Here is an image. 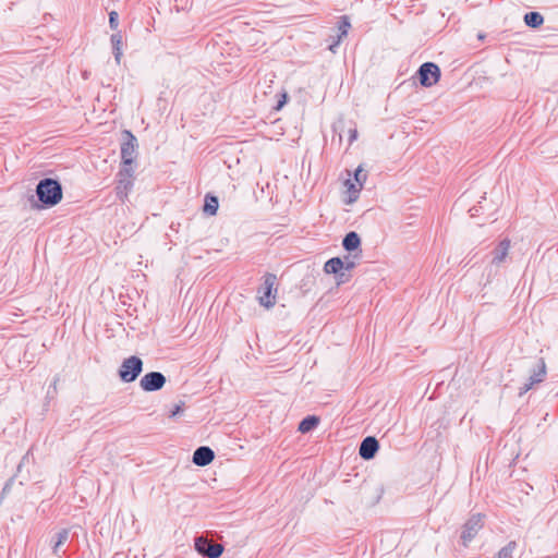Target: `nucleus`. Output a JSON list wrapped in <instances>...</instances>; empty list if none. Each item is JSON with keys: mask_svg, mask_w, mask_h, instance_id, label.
<instances>
[{"mask_svg": "<svg viewBox=\"0 0 558 558\" xmlns=\"http://www.w3.org/2000/svg\"><path fill=\"white\" fill-rule=\"evenodd\" d=\"M366 172L363 170L362 167H359L355 172H354V180L355 182L357 183V185L360 186V189L363 187V183L364 181L366 180Z\"/></svg>", "mask_w": 558, "mask_h": 558, "instance_id": "b1692460", "label": "nucleus"}, {"mask_svg": "<svg viewBox=\"0 0 558 558\" xmlns=\"http://www.w3.org/2000/svg\"><path fill=\"white\" fill-rule=\"evenodd\" d=\"M134 172H135V168L133 167V163L124 165L121 162V167H120L119 172L117 173V177H125V178L134 179Z\"/></svg>", "mask_w": 558, "mask_h": 558, "instance_id": "5701e85b", "label": "nucleus"}, {"mask_svg": "<svg viewBox=\"0 0 558 558\" xmlns=\"http://www.w3.org/2000/svg\"><path fill=\"white\" fill-rule=\"evenodd\" d=\"M344 262L340 257H331L324 265V271L326 274H332L337 276V282L343 283L347 281L345 274L342 271Z\"/></svg>", "mask_w": 558, "mask_h": 558, "instance_id": "9b49d317", "label": "nucleus"}, {"mask_svg": "<svg viewBox=\"0 0 558 558\" xmlns=\"http://www.w3.org/2000/svg\"><path fill=\"white\" fill-rule=\"evenodd\" d=\"M276 282L277 276L275 274L267 272L264 276L263 284L257 291L259 304L266 308H271L276 304Z\"/></svg>", "mask_w": 558, "mask_h": 558, "instance_id": "f03ea898", "label": "nucleus"}, {"mask_svg": "<svg viewBox=\"0 0 558 558\" xmlns=\"http://www.w3.org/2000/svg\"><path fill=\"white\" fill-rule=\"evenodd\" d=\"M379 450V441L374 436L365 437L360 445L359 454L364 460H372Z\"/></svg>", "mask_w": 558, "mask_h": 558, "instance_id": "9d476101", "label": "nucleus"}, {"mask_svg": "<svg viewBox=\"0 0 558 558\" xmlns=\"http://www.w3.org/2000/svg\"><path fill=\"white\" fill-rule=\"evenodd\" d=\"M342 246L347 252H355L360 250V235L355 231L348 232L342 240Z\"/></svg>", "mask_w": 558, "mask_h": 558, "instance_id": "dca6fc26", "label": "nucleus"}, {"mask_svg": "<svg viewBox=\"0 0 558 558\" xmlns=\"http://www.w3.org/2000/svg\"><path fill=\"white\" fill-rule=\"evenodd\" d=\"M137 154V140L131 131L123 132V142L121 143V161L124 165L133 163Z\"/></svg>", "mask_w": 558, "mask_h": 558, "instance_id": "39448f33", "label": "nucleus"}, {"mask_svg": "<svg viewBox=\"0 0 558 558\" xmlns=\"http://www.w3.org/2000/svg\"><path fill=\"white\" fill-rule=\"evenodd\" d=\"M143 371V361L136 355L123 360L118 375L123 383H133Z\"/></svg>", "mask_w": 558, "mask_h": 558, "instance_id": "7ed1b4c3", "label": "nucleus"}, {"mask_svg": "<svg viewBox=\"0 0 558 558\" xmlns=\"http://www.w3.org/2000/svg\"><path fill=\"white\" fill-rule=\"evenodd\" d=\"M351 27L350 20L347 15H343L338 21V36L337 40L329 45V50L336 52V48L339 46L341 39L348 35V32Z\"/></svg>", "mask_w": 558, "mask_h": 558, "instance_id": "ddd939ff", "label": "nucleus"}, {"mask_svg": "<svg viewBox=\"0 0 558 558\" xmlns=\"http://www.w3.org/2000/svg\"><path fill=\"white\" fill-rule=\"evenodd\" d=\"M524 23L531 28H537L544 23V17L539 12L531 11L524 14Z\"/></svg>", "mask_w": 558, "mask_h": 558, "instance_id": "a211bd4d", "label": "nucleus"}, {"mask_svg": "<svg viewBox=\"0 0 558 558\" xmlns=\"http://www.w3.org/2000/svg\"><path fill=\"white\" fill-rule=\"evenodd\" d=\"M416 74L422 86L430 87L439 81L440 69L434 62H425L418 68Z\"/></svg>", "mask_w": 558, "mask_h": 558, "instance_id": "20e7f679", "label": "nucleus"}, {"mask_svg": "<svg viewBox=\"0 0 558 558\" xmlns=\"http://www.w3.org/2000/svg\"><path fill=\"white\" fill-rule=\"evenodd\" d=\"M69 534V530L66 529H62L56 534V541L52 546V553L54 555L61 557L60 547L68 541Z\"/></svg>", "mask_w": 558, "mask_h": 558, "instance_id": "412c9836", "label": "nucleus"}, {"mask_svg": "<svg viewBox=\"0 0 558 558\" xmlns=\"http://www.w3.org/2000/svg\"><path fill=\"white\" fill-rule=\"evenodd\" d=\"M167 381L166 376L160 372L146 373L140 380V387L143 391L154 392L163 388Z\"/></svg>", "mask_w": 558, "mask_h": 558, "instance_id": "6e6552de", "label": "nucleus"}, {"mask_svg": "<svg viewBox=\"0 0 558 558\" xmlns=\"http://www.w3.org/2000/svg\"><path fill=\"white\" fill-rule=\"evenodd\" d=\"M319 424V418L315 415L305 416L299 424V430L303 434L308 433L316 428Z\"/></svg>", "mask_w": 558, "mask_h": 558, "instance_id": "6ab92c4d", "label": "nucleus"}, {"mask_svg": "<svg viewBox=\"0 0 558 558\" xmlns=\"http://www.w3.org/2000/svg\"><path fill=\"white\" fill-rule=\"evenodd\" d=\"M515 549L517 543L511 541L498 551L496 558H513V553Z\"/></svg>", "mask_w": 558, "mask_h": 558, "instance_id": "4be33fe9", "label": "nucleus"}, {"mask_svg": "<svg viewBox=\"0 0 558 558\" xmlns=\"http://www.w3.org/2000/svg\"><path fill=\"white\" fill-rule=\"evenodd\" d=\"M356 135H357L356 130H352V131H351V135H350V142H351V143H352L354 140H356Z\"/></svg>", "mask_w": 558, "mask_h": 558, "instance_id": "473e14b6", "label": "nucleus"}, {"mask_svg": "<svg viewBox=\"0 0 558 558\" xmlns=\"http://www.w3.org/2000/svg\"><path fill=\"white\" fill-rule=\"evenodd\" d=\"M110 41L112 45V53L114 56L116 62L119 64L122 57V35L120 32L114 33L110 37Z\"/></svg>", "mask_w": 558, "mask_h": 558, "instance_id": "f3484780", "label": "nucleus"}, {"mask_svg": "<svg viewBox=\"0 0 558 558\" xmlns=\"http://www.w3.org/2000/svg\"><path fill=\"white\" fill-rule=\"evenodd\" d=\"M509 248H510V241L508 239H504L502 241H500V243L497 245V247L493 251L494 256H493L492 263L494 265L501 264L506 259Z\"/></svg>", "mask_w": 558, "mask_h": 558, "instance_id": "4468645a", "label": "nucleus"}, {"mask_svg": "<svg viewBox=\"0 0 558 558\" xmlns=\"http://www.w3.org/2000/svg\"><path fill=\"white\" fill-rule=\"evenodd\" d=\"M347 183L349 184V186H348L349 192L351 194H353V196H354L353 199H355L357 197L359 192L361 191L360 186L359 185L356 186V184L351 183L350 180H348Z\"/></svg>", "mask_w": 558, "mask_h": 558, "instance_id": "a878e982", "label": "nucleus"}, {"mask_svg": "<svg viewBox=\"0 0 558 558\" xmlns=\"http://www.w3.org/2000/svg\"><path fill=\"white\" fill-rule=\"evenodd\" d=\"M218 207H219L218 197L215 195H211V194H207L205 196V202H204V207H203L204 213L209 216H214L217 214Z\"/></svg>", "mask_w": 558, "mask_h": 558, "instance_id": "aec40b11", "label": "nucleus"}, {"mask_svg": "<svg viewBox=\"0 0 558 558\" xmlns=\"http://www.w3.org/2000/svg\"><path fill=\"white\" fill-rule=\"evenodd\" d=\"M531 375L522 387H520L519 395L523 396L530 389L533 388L534 385L542 383L546 376V364L543 359H538L534 366L531 369Z\"/></svg>", "mask_w": 558, "mask_h": 558, "instance_id": "423d86ee", "label": "nucleus"}, {"mask_svg": "<svg viewBox=\"0 0 558 558\" xmlns=\"http://www.w3.org/2000/svg\"><path fill=\"white\" fill-rule=\"evenodd\" d=\"M482 515L473 514L463 525L461 532V541L463 546H469L480 530L483 527Z\"/></svg>", "mask_w": 558, "mask_h": 558, "instance_id": "0eeeda50", "label": "nucleus"}, {"mask_svg": "<svg viewBox=\"0 0 558 558\" xmlns=\"http://www.w3.org/2000/svg\"><path fill=\"white\" fill-rule=\"evenodd\" d=\"M36 196L39 204H33L34 208H51L62 199V185L57 179L44 178L36 185Z\"/></svg>", "mask_w": 558, "mask_h": 558, "instance_id": "f257e3e1", "label": "nucleus"}, {"mask_svg": "<svg viewBox=\"0 0 558 558\" xmlns=\"http://www.w3.org/2000/svg\"><path fill=\"white\" fill-rule=\"evenodd\" d=\"M343 262H344V266H343L344 270H351L355 267V263L349 256H345V260H343Z\"/></svg>", "mask_w": 558, "mask_h": 558, "instance_id": "c85d7f7f", "label": "nucleus"}, {"mask_svg": "<svg viewBox=\"0 0 558 558\" xmlns=\"http://www.w3.org/2000/svg\"><path fill=\"white\" fill-rule=\"evenodd\" d=\"M480 208H481L480 206H474V207L470 208V214H471V216H472V217L477 216V215H478V213H480Z\"/></svg>", "mask_w": 558, "mask_h": 558, "instance_id": "c756f323", "label": "nucleus"}, {"mask_svg": "<svg viewBox=\"0 0 558 558\" xmlns=\"http://www.w3.org/2000/svg\"><path fill=\"white\" fill-rule=\"evenodd\" d=\"M134 179L125 177H117L116 192L117 196L123 201L128 196V193L132 190Z\"/></svg>", "mask_w": 558, "mask_h": 558, "instance_id": "2eb2a0df", "label": "nucleus"}, {"mask_svg": "<svg viewBox=\"0 0 558 558\" xmlns=\"http://www.w3.org/2000/svg\"><path fill=\"white\" fill-rule=\"evenodd\" d=\"M195 550L204 558H219L223 553V546L218 543H210L203 537L195 538Z\"/></svg>", "mask_w": 558, "mask_h": 558, "instance_id": "1a4fd4ad", "label": "nucleus"}, {"mask_svg": "<svg viewBox=\"0 0 558 558\" xmlns=\"http://www.w3.org/2000/svg\"><path fill=\"white\" fill-rule=\"evenodd\" d=\"M183 412V403L182 404H175L174 408L170 412V417H174Z\"/></svg>", "mask_w": 558, "mask_h": 558, "instance_id": "cd10ccee", "label": "nucleus"}, {"mask_svg": "<svg viewBox=\"0 0 558 558\" xmlns=\"http://www.w3.org/2000/svg\"><path fill=\"white\" fill-rule=\"evenodd\" d=\"M286 100H287V95L284 94V95L282 96V100H279V101H278V104H277V106H276V109H277V110L281 109V108H282V106L286 104Z\"/></svg>", "mask_w": 558, "mask_h": 558, "instance_id": "7c9ffc66", "label": "nucleus"}, {"mask_svg": "<svg viewBox=\"0 0 558 558\" xmlns=\"http://www.w3.org/2000/svg\"><path fill=\"white\" fill-rule=\"evenodd\" d=\"M28 454H29V452H27V453L22 458L21 462H20V463H19V465H17V471H21V469H22V466H23L24 462L28 459Z\"/></svg>", "mask_w": 558, "mask_h": 558, "instance_id": "2f4dec72", "label": "nucleus"}, {"mask_svg": "<svg viewBox=\"0 0 558 558\" xmlns=\"http://www.w3.org/2000/svg\"><path fill=\"white\" fill-rule=\"evenodd\" d=\"M215 459V452L207 446H201L195 449L192 461L197 466H206Z\"/></svg>", "mask_w": 558, "mask_h": 558, "instance_id": "f8f14e48", "label": "nucleus"}, {"mask_svg": "<svg viewBox=\"0 0 558 558\" xmlns=\"http://www.w3.org/2000/svg\"><path fill=\"white\" fill-rule=\"evenodd\" d=\"M109 26L111 29H117L119 26V14L116 11L109 13Z\"/></svg>", "mask_w": 558, "mask_h": 558, "instance_id": "393cba45", "label": "nucleus"}, {"mask_svg": "<svg viewBox=\"0 0 558 558\" xmlns=\"http://www.w3.org/2000/svg\"><path fill=\"white\" fill-rule=\"evenodd\" d=\"M13 482H14V477H11V478H10V480L4 484V486H3V488H2V493H1L2 497L10 493Z\"/></svg>", "mask_w": 558, "mask_h": 558, "instance_id": "bb28decb", "label": "nucleus"}, {"mask_svg": "<svg viewBox=\"0 0 558 558\" xmlns=\"http://www.w3.org/2000/svg\"><path fill=\"white\" fill-rule=\"evenodd\" d=\"M57 381H58V379H57V378H54L53 384H52V386H53V388H54V389H56V386H57Z\"/></svg>", "mask_w": 558, "mask_h": 558, "instance_id": "72a5a7b5", "label": "nucleus"}]
</instances>
